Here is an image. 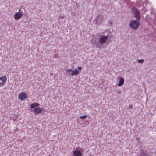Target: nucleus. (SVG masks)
Instances as JSON below:
<instances>
[{
  "instance_id": "nucleus-1",
  "label": "nucleus",
  "mask_w": 156,
  "mask_h": 156,
  "mask_svg": "<svg viewBox=\"0 0 156 156\" xmlns=\"http://www.w3.org/2000/svg\"><path fill=\"white\" fill-rule=\"evenodd\" d=\"M139 24V23L138 21L133 20L130 22V25L132 28L136 29L138 27Z\"/></svg>"
},
{
  "instance_id": "nucleus-2",
  "label": "nucleus",
  "mask_w": 156,
  "mask_h": 156,
  "mask_svg": "<svg viewBox=\"0 0 156 156\" xmlns=\"http://www.w3.org/2000/svg\"><path fill=\"white\" fill-rule=\"evenodd\" d=\"M7 80V77L3 76L0 77V86H3L6 83Z\"/></svg>"
},
{
  "instance_id": "nucleus-3",
  "label": "nucleus",
  "mask_w": 156,
  "mask_h": 156,
  "mask_svg": "<svg viewBox=\"0 0 156 156\" xmlns=\"http://www.w3.org/2000/svg\"><path fill=\"white\" fill-rule=\"evenodd\" d=\"M108 38L107 36H101L99 38V41L101 44H103L105 43L107 41Z\"/></svg>"
},
{
  "instance_id": "nucleus-4",
  "label": "nucleus",
  "mask_w": 156,
  "mask_h": 156,
  "mask_svg": "<svg viewBox=\"0 0 156 156\" xmlns=\"http://www.w3.org/2000/svg\"><path fill=\"white\" fill-rule=\"evenodd\" d=\"M132 11L134 14L136 18L139 19L140 18V12L135 8H133V9Z\"/></svg>"
},
{
  "instance_id": "nucleus-5",
  "label": "nucleus",
  "mask_w": 156,
  "mask_h": 156,
  "mask_svg": "<svg viewBox=\"0 0 156 156\" xmlns=\"http://www.w3.org/2000/svg\"><path fill=\"white\" fill-rule=\"evenodd\" d=\"M23 15V14L20 12H16L14 14V19L16 20H19L22 18Z\"/></svg>"
},
{
  "instance_id": "nucleus-6",
  "label": "nucleus",
  "mask_w": 156,
  "mask_h": 156,
  "mask_svg": "<svg viewBox=\"0 0 156 156\" xmlns=\"http://www.w3.org/2000/svg\"><path fill=\"white\" fill-rule=\"evenodd\" d=\"M27 98V94L24 92H21L19 95V98L21 100H23Z\"/></svg>"
},
{
  "instance_id": "nucleus-7",
  "label": "nucleus",
  "mask_w": 156,
  "mask_h": 156,
  "mask_svg": "<svg viewBox=\"0 0 156 156\" xmlns=\"http://www.w3.org/2000/svg\"><path fill=\"white\" fill-rule=\"evenodd\" d=\"M34 111L35 113L37 114L41 113L43 111V108H40L37 107L35 108Z\"/></svg>"
},
{
  "instance_id": "nucleus-8",
  "label": "nucleus",
  "mask_w": 156,
  "mask_h": 156,
  "mask_svg": "<svg viewBox=\"0 0 156 156\" xmlns=\"http://www.w3.org/2000/svg\"><path fill=\"white\" fill-rule=\"evenodd\" d=\"M73 153L74 156H82V153L81 151L78 150L74 151L73 152Z\"/></svg>"
},
{
  "instance_id": "nucleus-9",
  "label": "nucleus",
  "mask_w": 156,
  "mask_h": 156,
  "mask_svg": "<svg viewBox=\"0 0 156 156\" xmlns=\"http://www.w3.org/2000/svg\"><path fill=\"white\" fill-rule=\"evenodd\" d=\"M119 82L118 84L119 86H122L124 83V80L123 78H121L119 79Z\"/></svg>"
},
{
  "instance_id": "nucleus-10",
  "label": "nucleus",
  "mask_w": 156,
  "mask_h": 156,
  "mask_svg": "<svg viewBox=\"0 0 156 156\" xmlns=\"http://www.w3.org/2000/svg\"><path fill=\"white\" fill-rule=\"evenodd\" d=\"M38 105H39V104L38 103H35L31 104L30 105V107L31 108H35V107H37V106H38Z\"/></svg>"
},
{
  "instance_id": "nucleus-11",
  "label": "nucleus",
  "mask_w": 156,
  "mask_h": 156,
  "mask_svg": "<svg viewBox=\"0 0 156 156\" xmlns=\"http://www.w3.org/2000/svg\"><path fill=\"white\" fill-rule=\"evenodd\" d=\"M79 72L76 69L75 70H73L72 71V73L71 74V75L72 76L76 75L79 74Z\"/></svg>"
},
{
  "instance_id": "nucleus-12",
  "label": "nucleus",
  "mask_w": 156,
  "mask_h": 156,
  "mask_svg": "<svg viewBox=\"0 0 156 156\" xmlns=\"http://www.w3.org/2000/svg\"><path fill=\"white\" fill-rule=\"evenodd\" d=\"M86 115L82 116H80V119H85L86 118Z\"/></svg>"
},
{
  "instance_id": "nucleus-13",
  "label": "nucleus",
  "mask_w": 156,
  "mask_h": 156,
  "mask_svg": "<svg viewBox=\"0 0 156 156\" xmlns=\"http://www.w3.org/2000/svg\"><path fill=\"white\" fill-rule=\"evenodd\" d=\"M138 62L139 63H142L143 62H144V60H143V59H142V60H138Z\"/></svg>"
},
{
  "instance_id": "nucleus-14",
  "label": "nucleus",
  "mask_w": 156,
  "mask_h": 156,
  "mask_svg": "<svg viewBox=\"0 0 156 156\" xmlns=\"http://www.w3.org/2000/svg\"><path fill=\"white\" fill-rule=\"evenodd\" d=\"M82 69V68L81 67H78L77 68V69L78 70L80 71Z\"/></svg>"
},
{
  "instance_id": "nucleus-15",
  "label": "nucleus",
  "mask_w": 156,
  "mask_h": 156,
  "mask_svg": "<svg viewBox=\"0 0 156 156\" xmlns=\"http://www.w3.org/2000/svg\"><path fill=\"white\" fill-rule=\"evenodd\" d=\"M72 70L71 69H69V72H70V71H71Z\"/></svg>"
},
{
  "instance_id": "nucleus-16",
  "label": "nucleus",
  "mask_w": 156,
  "mask_h": 156,
  "mask_svg": "<svg viewBox=\"0 0 156 156\" xmlns=\"http://www.w3.org/2000/svg\"><path fill=\"white\" fill-rule=\"evenodd\" d=\"M66 71H67L68 72V70L67 69L66 70Z\"/></svg>"
},
{
  "instance_id": "nucleus-17",
  "label": "nucleus",
  "mask_w": 156,
  "mask_h": 156,
  "mask_svg": "<svg viewBox=\"0 0 156 156\" xmlns=\"http://www.w3.org/2000/svg\"><path fill=\"white\" fill-rule=\"evenodd\" d=\"M17 129V128H16V129Z\"/></svg>"
},
{
  "instance_id": "nucleus-18",
  "label": "nucleus",
  "mask_w": 156,
  "mask_h": 156,
  "mask_svg": "<svg viewBox=\"0 0 156 156\" xmlns=\"http://www.w3.org/2000/svg\"><path fill=\"white\" fill-rule=\"evenodd\" d=\"M144 155V154L143 153V155Z\"/></svg>"
}]
</instances>
